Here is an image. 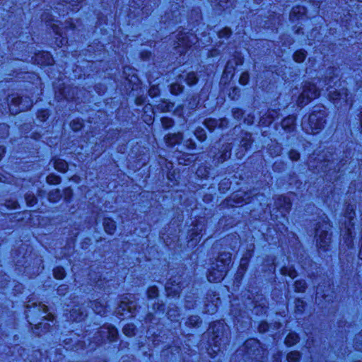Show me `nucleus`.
<instances>
[{
  "label": "nucleus",
  "mask_w": 362,
  "mask_h": 362,
  "mask_svg": "<svg viewBox=\"0 0 362 362\" xmlns=\"http://www.w3.org/2000/svg\"><path fill=\"white\" fill-rule=\"evenodd\" d=\"M47 307L42 303H32L27 305L26 316L30 321V325H35V329H38L43 327L44 329H47L49 326L48 323H43L42 322H37V319L40 318L42 320H47L53 322L54 315L51 313H47Z\"/></svg>",
  "instance_id": "f257e3e1"
},
{
  "label": "nucleus",
  "mask_w": 362,
  "mask_h": 362,
  "mask_svg": "<svg viewBox=\"0 0 362 362\" xmlns=\"http://www.w3.org/2000/svg\"><path fill=\"white\" fill-rule=\"evenodd\" d=\"M325 116V110L313 112L307 120L303 122V129L308 134H315L318 133L324 127Z\"/></svg>",
  "instance_id": "f03ea898"
},
{
  "label": "nucleus",
  "mask_w": 362,
  "mask_h": 362,
  "mask_svg": "<svg viewBox=\"0 0 362 362\" xmlns=\"http://www.w3.org/2000/svg\"><path fill=\"white\" fill-rule=\"evenodd\" d=\"M9 111L12 115L26 111L33 106V101L28 97H19L11 95L8 98Z\"/></svg>",
  "instance_id": "7ed1b4c3"
},
{
  "label": "nucleus",
  "mask_w": 362,
  "mask_h": 362,
  "mask_svg": "<svg viewBox=\"0 0 362 362\" xmlns=\"http://www.w3.org/2000/svg\"><path fill=\"white\" fill-rule=\"evenodd\" d=\"M320 95V90L316 85L311 82H305L303 86V90L298 99V105L303 106L308 104L311 100L317 98Z\"/></svg>",
  "instance_id": "20e7f679"
},
{
  "label": "nucleus",
  "mask_w": 362,
  "mask_h": 362,
  "mask_svg": "<svg viewBox=\"0 0 362 362\" xmlns=\"http://www.w3.org/2000/svg\"><path fill=\"white\" fill-rule=\"evenodd\" d=\"M177 41L173 45L174 48L178 49L180 54L185 52L192 45L197 42L196 36L189 33L177 34Z\"/></svg>",
  "instance_id": "39448f33"
},
{
  "label": "nucleus",
  "mask_w": 362,
  "mask_h": 362,
  "mask_svg": "<svg viewBox=\"0 0 362 362\" xmlns=\"http://www.w3.org/2000/svg\"><path fill=\"white\" fill-rule=\"evenodd\" d=\"M136 303L133 300H130L127 299V298H124L122 300H121L118 307L116 310V313L120 316H126L128 317L132 316L133 313L136 310Z\"/></svg>",
  "instance_id": "423d86ee"
},
{
  "label": "nucleus",
  "mask_w": 362,
  "mask_h": 362,
  "mask_svg": "<svg viewBox=\"0 0 362 362\" xmlns=\"http://www.w3.org/2000/svg\"><path fill=\"white\" fill-rule=\"evenodd\" d=\"M97 337H100V341H103L105 339L110 341H113L117 337V331L115 327L112 325L103 326L100 329L97 334Z\"/></svg>",
  "instance_id": "0eeeda50"
},
{
  "label": "nucleus",
  "mask_w": 362,
  "mask_h": 362,
  "mask_svg": "<svg viewBox=\"0 0 362 362\" xmlns=\"http://www.w3.org/2000/svg\"><path fill=\"white\" fill-rule=\"evenodd\" d=\"M33 62L39 65L49 66L53 63V59L48 52H40L33 57Z\"/></svg>",
  "instance_id": "6e6552de"
},
{
  "label": "nucleus",
  "mask_w": 362,
  "mask_h": 362,
  "mask_svg": "<svg viewBox=\"0 0 362 362\" xmlns=\"http://www.w3.org/2000/svg\"><path fill=\"white\" fill-rule=\"evenodd\" d=\"M316 236L317 246L325 250L326 247L329 245L331 240L328 232L317 228L316 230Z\"/></svg>",
  "instance_id": "1a4fd4ad"
},
{
  "label": "nucleus",
  "mask_w": 362,
  "mask_h": 362,
  "mask_svg": "<svg viewBox=\"0 0 362 362\" xmlns=\"http://www.w3.org/2000/svg\"><path fill=\"white\" fill-rule=\"evenodd\" d=\"M180 277H175L174 279H169L165 284V288L168 296H175L180 293Z\"/></svg>",
  "instance_id": "9d476101"
},
{
  "label": "nucleus",
  "mask_w": 362,
  "mask_h": 362,
  "mask_svg": "<svg viewBox=\"0 0 362 362\" xmlns=\"http://www.w3.org/2000/svg\"><path fill=\"white\" fill-rule=\"evenodd\" d=\"M329 96L334 103H337V101L346 103L348 100V91L344 88L339 90H329Z\"/></svg>",
  "instance_id": "9b49d317"
},
{
  "label": "nucleus",
  "mask_w": 362,
  "mask_h": 362,
  "mask_svg": "<svg viewBox=\"0 0 362 362\" xmlns=\"http://www.w3.org/2000/svg\"><path fill=\"white\" fill-rule=\"evenodd\" d=\"M86 316L83 305H76L70 311V318L74 321H81Z\"/></svg>",
  "instance_id": "f8f14e48"
},
{
  "label": "nucleus",
  "mask_w": 362,
  "mask_h": 362,
  "mask_svg": "<svg viewBox=\"0 0 362 362\" xmlns=\"http://www.w3.org/2000/svg\"><path fill=\"white\" fill-rule=\"evenodd\" d=\"M225 271L223 269L215 270L213 269L207 276L208 281L210 282H218L223 279Z\"/></svg>",
  "instance_id": "ddd939ff"
},
{
  "label": "nucleus",
  "mask_w": 362,
  "mask_h": 362,
  "mask_svg": "<svg viewBox=\"0 0 362 362\" xmlns=\"http://www.w3.org/2000/svg\"><path fill=\"white\" fill-rule=\"evenodd\" d=\"M183 139L182 134L181 133H177V134H168L165 138V142L166 144L170 146H173L175 144L179 143L180 141H182Z\"/></svg>",
  "instance_id": "4468645a"
},
{
  "label": "nucleus",
  "mask_w": 362,
  "mask_h": 362,
  "mask_svg": "<svg viewBox=\"0 0 362 362\" xmlns=\"http://www.w3.org/2000/svg\"><path fill=\"white\" fill-rule=\"evenodd\" d=\"M53 32L55 33L56 35H59V37H56V44L58 47H62L67 42L66 38L62 37V29L55 24L52 25Z\"/></svg>",
  "instance_id": "2eb2a0df"
},
{
  "label": "nucleus",
  "mask_w": 362,
  "mask_h": 362,
  "mask_svg": "<svg viewBox=\"0 0 362 362\" xmlns=\"http://www.w3.org/2000/svg\"><path fill=\"white\" fill-rule=\"evenodd\" d=\"M276 206L282 209L283 211L288 212L291 207V203L288 198L281 197L276 202Z\"/></svg>",
  "instance_id": "dca6fc26"
},
{
  "label": "nucleus",
  "mask_w": 362,
  "mask_h": 362,
  "mask_svg": "<svg viewBox=\"0 0 362 362\" xmlns=\"http://www.w3.org/2000/svg\"><path fill=\"white\" fill-rule=\"evenodd\" d=\"M103 226L104 229L106 233L109 234H112L116 228V225L115 221L110 218H105L103 221Z\"/></svg>",
  "instance_id": "f3484780"
},
{
  "label": "nucleus",
  "mask_w": 362,
  "mask_h": 362,
  "mask_svg": "<svg viewBox=\"0 0 362 362\" xmlns=\"http://www.w3.org/2000/svg\"><path fill=\"white\" fill-rule=\"evenodd\" d=\"M54 166L57 170L62 173L66 172L68 169V164L66 161L59 158L54 160Z\"/></svg>",
  "instance_id": "a211bd4d"
},
{
  "label": "nucleus",
  "mask_w": 362,
  "mask_h": 362,
  "mask_svg": "<svg viewBox=\"0 0 362 362\" xmlns=\"http://www.w3.org/2000/svg\"><path fill=\"white\" fill-rule=\"evenodd\" d=\"M295 117L290 116L284 118L281 122L282 127L288 131H291L295 123Z\"/></svg>",
  "instance_id": "6ab92c4d"
},
{
  "label": "nucleus",
  "mask_w": 362,
  "mask_h": 362,
  "mask_svg": "<svg viewBox=\"0 0 362 362\" xmlns=\"http://www.w3.org/2000/svg\"><path fill=\"white\" fill-rule=\"evenodd\" d=\"M231 150L230 144H227L224 146L222 154L217 158L218 163H223L230 156V151Z\"/></svg>",
  "instance_id": "aec40b11"
},
{
  "label": "nucleus",
  "mask_w": 362,
  "mask_h": 362,
  "mask_svg": "<svg viewBox=\"0 0 362 362\" xmlns=\"http://www.w3.org/2000/svg\"><path fill=\"white\" fill-rule=\"evenodd\" d=\"M231 260V254L230 252H222L218 257V262L223 264V266L228 265L230 264Z\"/></svg>",
  "instance_id": "412c9836"
},
{
  "label": "nucleus",
  "mask_w": 362,
  "mask_h": 362,
  "mask_svg": "<svg viewBox=\"0 0 362 362\" xmlns=\"http://www.w3.org/2000/svg\"><path fill=\"white\" fill-rule=\"evenodd\" d=\"M83 0H62L66 4L67 8L71 11H76L78 9V5Z\"/></svg>",
  "instance_id": "4be33fe9"
},
{
  "label": "nucleus",
  "mask_w": 362,
  "mask_h": 362,
  "mask_svg": "<svg viewBox=\"0 0 362 362\" xmlns=\"http://www.w3.org/2000/svg\"><path fill=\"white\" fill-rule=\"evenodd\" d=\"M298 341V336L294 333H289L285 339V344L288 346H293Z\"/></svg>",
  "instance_id": "5701e85b"
},
{
  "label": "nucleus",
  "mask_w": 362,
  "mask_h": 362,
  "mask_svg": "<svg viewBox=\"0 0 362 362\" xmlns=\"http://www.w3.org/2000/svg\"><path fill=\"white\" fill-rule=\"evenodd\" d=\"M305 8L302 6H296L293 8L291 13L290 17L293 21L294 17H297L298 18L300 16L303 15L305 13Z\"/></svg>",
  "instance_id": "b1692460"
},
{
  "label": "nucleus",
  "mask_w": 362,
  "mask_h": 362,
  "mask_svg": "<svg viewBox=\"0 0 362 362\" xmlns=\"http://www.w3.org/2000/svg\"><path fill=\"white\" fill-rule=\"evenodd\" d=\"M306 57V52L303 49L296 51L293 54V60L297 63L303 62Z\"/></svg>",
  "instance_id": "393cba45"
},
{
  "label": "nucleus",
  "mask_w": 362,
  "mask_h": 362,
  "mask_svg": "<svg viewBox=\"0 0 362 362\" xmlns=\"http://www.w3.org/2000/svg\"><path fill=\"white\" fill-rule=\"evenodd\" d=\"M135 327L133 324H127L123 327V333L127 337L134 335Z\"/></svg>",
  "instance_id": "a878e982"
},
{
  "label": "nucleus",
  "mask_w": 362,
  "mask_h": 362,
  "mask_svg": "<svg viewBox=\"0 0 362 362\" xmlns=\"http://www.w3.org/2000/svg\"><path fill=\"white\" fill-rule=\"evenodd\" d=\"M198 78L194 72H189L186 75L185 81L186 83L191 86L195 84Z\"/></svg>",
  "instance_id": "bb28decb"
},
{
  "label": "nucleus",
  "mask_w": 362,
  "mask_h": 362,
  "mask_svg": "<svg viewBox=\"0 0 362 362\" xmlns=\"http://www.w3.org/2000/svg\"><path fill=\"white\" fill-rule=\"evenodd\" d=\"M48 197H49V201L53 202H57L61 197V194H60L59 190L56 189H53V190L50 191L49 193Z\"/></svg>",
  "instance_id": "cd10ccee"
},
{
  "label": "nucleus",
  "mask_w": 362,
  "mask_h": 362,
  "mask_svg": "<svg viewBox=\"0 0 362 362\" xmlns=\"http://www.w3.org/2000/svg\"><path fill=\"white\" fill-rule=\"evenodd\" d=\"M300 358V354L298 351H291L287 355L288 362H297Z\"/></svg>",
  "instance_id": "c85d7f7f"
},
{
  "label": "nucleus",
  "mask_w": 362,
  "mask_h": 362,
  "mask_svg": "<svg viewBox=\"0 0 362 362\" xmlns=\"http://www.w3.org/2000/svg\"><path fill=\"white\" fill-rule=\"evenodd\" d=\"M54 276L57 279H62L65 276L64 268L58 267L53 270Z\"/></svg>",
  "instance_id": "c756f323"
},
{
  "label": "nucleus",
  "mask_w": 362,
  "mask_h": 362,
  "mask_svg": "<svg viewBox=\"0 0 362 362\" xmlns=\"http://www.w3.org/2000/svg\"><path fill=\"white\" fill-rule=\"evenodd\" d=\"M184 86L178 83H174L170 86V91L174 95H177L183 90Z\"/></svg>",
  "instance_id": "7c9ffc66"
},
{
  "label": "nucleus",
  "mask_w": 362,
  "mask_h": 362,
  "mask_svg": "<svg viewBox=\"0 0 362 362\" xmlns=\"http://www.w3.org/2000/svg\"><path fill=\"white\" fill-rule=\"evenodd\" d=\"M306 284L304 280H298L295 282V289L297 292H304Z\"/></svg>",
  "instance_id": "2f4dec72"
},
{
  "label": "nucleus",
  "mask_w": 362,
  "mask_h": 362,
  "mask_svg": "<svg viewBox=\"0 0 362 362\" xmlns=\"http://www.w3.org/2000/svg\"><path fill=\"white\" fill-rule=\"evenodd\" d=\"M354 346L356 350L362 351V331L356 337Z\"/></svg>",
  "instance_id": "473e14b6"
},
{
  "label": "nucleus",
  "mask_w": 362,
  "mask_h": 362,
  "mask_svg": "<svg viewBox=\"0 0 362 362\" xmlns=\"http://www.w3.org/2000/svg\"><path fill=\"white\" fill-rule=\"evenodd\" d=\"M281 274L283 275H288L291 279H294L296 276V272L295 269L291 268L284 267L281 269Z\"/></svg>",
  "instance_id": "72a5a7b5"
},
{
  "label": "nucleus",
  "mask_w": 362,
  "mask_h": 362,
  "mask_svg": "<svg viewBox=\"0 0 362 362\" xmlns=\"http://www.w3.org/2000/svg\"><path fill=\"white\" fill-rule=\"evenodd\" d=\"M218 122L216 119H209L205 120L204 124L206 128L212 131L218 125Z\"/></svg>",
  "instance_id": "f704fd0d"
},
{
  "label": "nucleus",
  "mask_w": 362,
  "mask_h": 362,
  "mask_svg": "<svg viewBox=\"0 0 362 362\" xmlns=\"http://www.w3.org/2000/svg\"><path fill=\"white\" fill-rule=\"evenodd\" d=\"M93 310L97 313L100 315H103L105 313V308L103 305L100 304L99 302H95L93 304Z\"/></svg>",
  "instance_id": "c9c22d12"
},
{
  "label": "nucleus",
  "mask_w": 362,
  "mask_h": 362,
  "mask_svg": "<svg viewBox=\"0 0 362 362\" xmlns=\"http://www.w3.org/2000/svg\"><path fill=\"white\" fill-rule=\"evenodd\" d=\"M70 127L74 131L80 130L83 127V123L80 119H74L70 123Z\"/></svg>",
  "instance_id": "e433bc0d"
},
{
  "label": "nucleus",
  "mask_w": 362,
  "mask_h": 362,
  "mask_svg": "<svg viewBox=\"0 0 362 362\" xmlns=\"http://www.w3.org/2000/svg\"><path fill=\"white\" fill-rule=\"evenodd\" d=\"M25 201L28 206H33L37 202V199L33 194H27L25 195Z\"/></svg>",
  "instance_id": "4c0bfd02"
},
{
  "label": "nucleus",
  "mask_w": 362,
  "mask_h": 362,
  "mask_svg": "<svg viewBox=\"0 0 362 362\" xmlns=\"http://www.w3.org/2000/svg\"><path fill=\"white\" fill-rule=\"evenodd\" d=\"M47 182L49 184L56 185L59 183L60 177L57 175L51 174L47 177Z\"/></svg>",
  "instance_id": "58836bf2"
},
{
  "label": "nucleus",
  "mask_w": 362,
  "mask_h": 362,
  "mask_svg": "<svg viewBox=\"0 0 362 362\" xmlns=\"http://www.w3.org/2000/svg\"><path fill=\"white\" fill-rule=\"evenodd\" d=\"M173 120L171 119V118H168V117H163L161 119V124H162V126L165 128V129H168V128H170L173 125Z\"/></svg>",
  "instance_id": "ea45409f"
},
{
  "label": "nucleus",
  "mask_w": 362,
  "mask_h": 362,
  "mask_svg": "<svg viewBox=\"0 0 362 362\" xmlns=\"http://www.w3.org/2000/svg\"><path fill=\"white\" fill-rule=\"evenodd\" d=\"M254 347V348H256L257 349H258V347L259 346V343L258 341L255 340V339H249V340H247L245 343V347L246 349H248L249 347Z\"/></svg>",
  "instance_id": "a19ab883"
},
{
  "label": "nucleus",
  "mask_w": 362,
  "mask_h": 362,
  "mask_svg": "<svg viewBox=\"0 0 362 362\" xmlns=\"http://www.w3.org/2000/svg\"><path fill=\"white\" fill-rule=\"evenodd\" d=\"M305 303L303 300L297 299L295 302L296 312L302 313L304 310Z\"/></svg>",
  "instance_id": "79ce46f5"
},
{
  "label": "nucleus",
  "mask_w": 362,
  "mask_h": 362,
  "mask_svg": "<svg viewBox=\"0 0 362 362\" xmlns=\"http://www.w3.org/2000/svg\"><path fill=\"white\" fill-rule=\"evenodd\" d=\"M187 323L189 324V325L193 326V327L198 326L199 324L200 323V319L197 315L191 316L189 318V320H188Z\"/></svg>",
  "instance_id": "37998d69"
},
{
  "label": "nucleus",
  "mask_w": 362,
  "mask_h": 362,
  "mask_svg": "<svg viewBox=\"0 0 362 362\" xmlns=\"http://www.w3.org/2000/svg\"><path fill=\"white\" fill-rule=\"evenodd\" d=\"M250 76L247 72H244L241 74L239 82L242 85H246L249 81Z\"/></svg>",
  "instance_id": "c03bdc74"
},
{
  "label": "nucleus",
  "mask_w": 362,
  "mask_h": 362,
  "mask_svg": "<svg viewBox=\"0 0 362 362\" xmlns=\"http://www.w3.org/2000/svg\"><path fill=\"white\" fill-rule=\"evenodd\" d=\"M158 288L156 286H151L148 290V296L150 298H155L158 296Z\"/></svg>",
  "instance_id": "a18cd8bd"
},
{
  "label": "nucleus",
  "mask_w": 362,
  "mask_h": 362,
  "mask_svg": "<svg viewBox=\"0 0 362 362\" xmlns=\"http://www.w3.org/2000/svg\"><path fill=\"white\" fill-rule=\"evenodd\" d=\"M231 34V30L228 28H225L218 33L220 37H228Z\"/></svg>",
  "instance_id": "49530a36"
},
{
  "label": "nucleus",
  "mask_w": 362,
  "mask_h": 362,
  "mask_svg": "<svg viewBox=\"0 0 362 362\" xmlns=\"http://www.w3.org/2000/svg\"><path fill=\"white\" fill-rule=\"evenodd\" d=\"M159 91L158 86L153 85L150 88L148 93L151 97H155L159 94Z\"/></svg>",
  "instance_id": "de8ad7c7"
},
{
  "label": "nucleus",
  "mask_w": 362,
  "mask_h": 362,
  "mask_svg": "<svg viewBox=\"0 0 362 362\" xmlns=\"http://www.w3.org/2000/svg\"><path fill=\"white\" fill-rule=\"evenodd\" d=\"M355 215L354 209L352 206H348L346 213L345 216L347 217L349 220H352L354 218V216Z\"/></svg>",
  "instance_id": "09e8293b"
},
{
  "label": "nucleus",
  "mask_w": 362,
  "mask_h": 362,
  "mask_svg": "<svg viewBox=\"0 0 362 362\" xmlns=\"http://www.w3.org/2000/svg\"><path fill=\"white\" fill-rule=\"evenodd\" d=\"M173 105L170 103H167L165 102H163V103L160 105V109L163 112L170 111L173 109Z\"/></svg>",
  "instance_id": "8fccbe9b"
},
{
  "label": "nucleus",
  "mask_w": 362,
  "mask_h": 362,
  "mask_svg": "<svg viewBox=\"0 0 362 362\" xmlns=\"http://www.w3.org/2000/svg\"><path fill=\"white\" fill-rule=\"evenodd\" d=\"M289 157L290 158L293 160V161H296L299 159L300 158V154L298 151H295V150H291L290 152H289Z\"/></svg>",
  "instance_id": "3c124183"
},
{
  "label": "nucleus",
  "mask_w": 362,
  "mask_h": 362,
  "mask_svg": "<svg viewBox=\"0 0 362 362\" xmlns=\"http://www.w3.org/2000/svg\"><path fill=\"white\" fill-rule=\"evenodd\" d=\"M215 2L221 8H228V4L229 3V0H214Z\"/></svg>",
  "instance_id": "603ef678"
},
{
  "label": "nucleus",
  "mask_w": 362,
  "mask_h": 362,
  "mask_svg": "<svg viewBox=\"0 0 362 362\" xmlns=\"http://www.w3.org/2000/svg\"><path fill=\"white\" fill-rule=\"evenodd\" d=\"M195 134L200 141H204L206 139V135L203 129H201L200 131L197 130L195 132Z\"/></svg>",
  "instance_id": "864d4df0"
},
{
  "label": "nucleus",
  "mask_w": 362,
  "mask_h": 362,
  "mask_svg": "<svg viewBox=\"0 0 362 362\" xmlns=\"http://www.w3.org/2000/svg\"><path fill=\"white\" fill-rule=\"evenodd\" d=\"M72 196V189L70 187L66 188L64 190V197L66 200L69 199Z\"/></svg>",
  "instance_id": "5fc2aeb1"
},
{
  "label": "nucleus",
  "mask_w": 362,
  "mask_h": 362,
  "mask_svg": "<svg viewBox=\"0 0 362 362\" xmlns=\"http://www.w3.org/2000/svg\"><path fill=\"white\" fill-rule=\"evenodd\" d=\"M218 335H216L214 336V337L213 338V341H214V349H211V351L214 352V353H216L218 351H220V348L218 346L216 345V343L218 342Z\"/></svg>",
  "instance_id": "6e6d98bb"
},
{
  "label": "nucleus",
  "mask_w": 362,
  "mask_h": 362,
  "mask_svg": "<svg viewBox=\"0 0 362 362\" xmlns=\"http://www.w3.org/2000/svg\"><path fill=\"white\" fill-rule=\"evenodd\" d=\"M247 264V259L246 258H242L240 264V269L245 271L246 269Z\"/></svg>",
  "instance_id": "4d7b16f0"
},
{
  "label": "nucleus",
  "mask_w": 362,
  "mask_h": 362,
  "mask_svg": "<svg viewBox=\"0 0 362 362\" xmlns=\"http://www.w3.org/2000/svg\"><path fill=\"white\" fill-rule=\"evenodd\" d=\"M37 117L40 120H45L48 117V114L46 111H42Z\"/></svg>",
  "instance_id": "13d9d810"
},
{
  "label": "nucleus",
  "mask_w": 362,
  "mask_h": 362,
  "mask_svg": "<svg viewBox=\"0 0 362 362\" xmlns=\"http://www.w3.org/2000/svg\"><path fill=\"white\" fill-rule=\"evenodd\" d=\"M268 327H269V325H267V323L264 322L259 325V330L260 332H264L268 329Z\"/></svg>",
  "instance_id": "bf43d9fd"
},
{
  "label": "nucleus",
  "mask_w": 362,
  "mask_h": 362,
  "mask_svg": "<svg viewBox=\"0 0 362 362\" xmlns=\"http://www.w3.org/2000/svg\"><path fill=\"white\" fill-rule=\"evenodd\" d=\"M187 146L189 149H194L195 147V144L192 140H187L186 141Z\"/></svg>",
  "instance_id": "052dcab7"
},
{
  "label": "nucleus",
  "mask_w": 362,
  "mask_h": 362,
  "mask_svg": "<svg viewBox=\"0 0 362 362\" xmlns=\"http://www.w3.org/2000/svg\"><path fill=\"white\" fill-rule=\"evenodd\" d=\"M218 122V124H219L221 127H226L228 124V122L226 119H222Z\"/></svg>",
  "instance_id": "680f3d73"
},
{
  "label": "nucleus",
  "mask_w": 362,
  "mask_h": 362,
  "mask_svg": "<svg viewBox=\"0 0 362 362\" xmlns=\"http://www.w3.org/2000/svg\"><path fill=\"white\" fill-rule=\"evenodd\" d=\"M68 27L70 28H75L74 25L71 21L66 22V25H65L64 28H67Z\"/></svg>",
  "instance_id": "e2e57ef3"
},
{
  "label": "nucleus",
  "mask_w": 362,
  "mask_h": 362,
  "mask_svg": "<svg viewBox=\"0 0 362 362\" xmlns=\"http://www.w3.org/2000/svg\"><path fill=\"white\" fill-rule=\"evenodd\" d=\"M4 153H5V147L0 146V160H1Z\"/></svg>",
  "instance_id": "0e129e2a"
},
{
  "label": "nucleus",
  "mask_w": 362,
  "mask_h": 362,
  "mask_svg": "<svg viewBox=\"0 0 362 362\" xmlns=\"http://www.w3.org/2000/svg\"><path fill=\"white\" fill-rule=\"evenodd\" d=\"M234 116H235V117H239L242 116L241 110H237V111L234 112Z\"/></svg>",
  "instance_id": "69168bd1"
},
{
  "label": "nucleus",
  "mask_w": 362,
  "mask_h": 362,
  "mask_svg": "<svg viewBox=\"0 0 362 362\" xmlns=\"http://www.w3.org/2000/svg\"><path fill=\"white\" fill-rule=\"evenodd\" d=\"M199 240H200V238L199 239H197L196 237H192L189 242L192 243V245H193L194 242L197 243V242H198Z\"/></svg>",
  "instance_id": "338daca9"
},
{
  "label": "nucleus",
  "mask_w": 362,
  "mask_h": 362,
  "mask_svg": "<svg viewBox=\"0 0 362 362\" xmlns=\"http://www.w3.org/2000/svg\"><path fill=\"white\" fill-rule=\"evenodd\" d=\"M243 143L242 146H243L245 147V148L247 149L249 140H246V141L243 140Z\"/></svg>",
  "instance_id": "774afa93"
}]
</instances>
